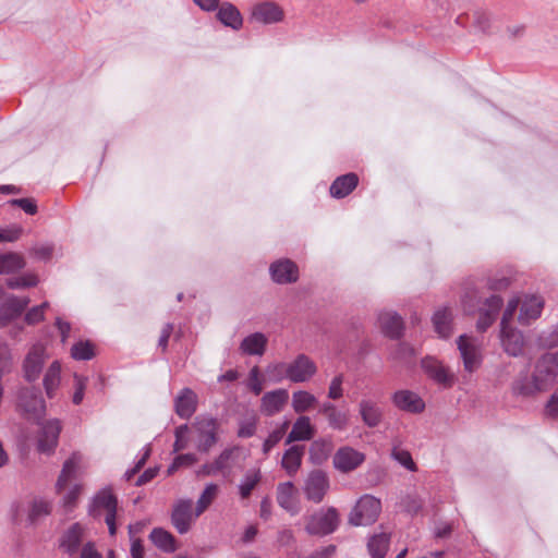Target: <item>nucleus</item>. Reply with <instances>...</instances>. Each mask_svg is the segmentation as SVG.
<instances>
[{"mask_svg":"<svg viewBox=\"0 0 558 558\" xmlns=\"http://www.w3.org/2000/svg\"><path fill=\"white\" fill-rule=\"evenodd\" d=\"M80 558H102V556L96 549L95 544L88 541L82 546Z\"/></svg>","mask_w":558,"mask_h":558,"instance_id":"0e129e2a","label":"nucleus"},{"mask_svg":"<svg viewBox=\"0 0 558 558\" xmlns=\"http://www.w3.org/2000/svg\"><path fill=\"white\" fill-rule=\"evenodd\" d=\"M303 456V447L292 446L289 448L282 458L281 465L290 474H294L301 466Z\"/></svg>","mask_w":558,"mask_h":558,"instance_id":"58836bf2","label":"nucleus"},{"mask_svg":"<svg viewBox=\"0 0 558 558\" xmlns=\"http://www.w3.org/2000/svg\"><path fill=\"white\" fill-rule=\"evenodd\" d=\"M501 305L502 299L498 295H492L486 299L484 307L481 308V316L476 324L480 331H485L494 323Z\"/></svg>","mask_w":558,"mask_h":558,"instance_id":"393cba45","label":"nucleus"},{"mask_svg":"<svg viewBox=\"0 0 558 558\" xmlns=\"http://www.w3.org/2000/svg\"><path fill=\"white\" fill-rule=\"evenodd\" d=\"M392 402L398 409L410 413H421L425 409L423 399L416 392L407 389L396 391Z\"/></svg>","mask_w":558,"mask_h":558,"instance_id":"4be33fe9","label":"nucleus"},{"mask_svg":"<svg viewBox=\"0 0 558 558\" xmlns=\"http://www.w3.org/2000/svg\"><path fill=\"white\" fill-rule=\"evenodd\" d=\"M196 462V457L193 453L179 454L174 458L172 464L168 469V474H172L179 468L192 465Z\"/></svg>","mask_w":558,"mask_h":558,"instance_id":"13d9d810","label":"nucleus"},{"mask_svg":"<svg viewBox=\"0 0 558 558\" xmlns=\"http://www.w3.org/2000/svg\"><path fill=\"white\" fill-rule=\"evenodd\" d=\"M546 414L551 417H558V396L554 395L546 404Z\"/></svg>","mask_w":558,"mask_h":558,"instance_id":"774afa93","label":"nucleus"},{"mask_svg":"<svg viewBox=\"0 0 558 558\" xmlns=\"http://www.w3.org/2000/svg\"><path fill=\"white\" fill-rule=\"evenodd\" d=\"M357 183L359 178L355 173H347L332 182L330 194L332 197L342 198L349 195L356 187Z\"/></svg>","mask_w":558,"mask_h":558,"instance_id":"473e14b6","label":"nucleus"},{"mask_svg":"<svg viewBox=\"0 0 558 558\" xmlns=\"http://www.w3.org/2000/svg\"><path fill=\"white\" fill-rule=\"evenodd\" d=\"M390 536L387 533L374 534L368 543L367 548L372 558H384L389 548Z\"/></svg>","mask_w":558,"mask_h":558,"instance_id":"4c0bfd02","label":"nucleus"},{"mask_svg":"<svg viewBox=\"0 0 558 558\" xmlns=\"http://www.w3.org/2000/svg\"><path fill=\"white\" fill-rule=\"evenodd\" d=\"M21 232L22 230L20 228L0 230V243L16 241L20 238Z\"/></svg>","mask_w":558,"mask_h":558,"instance_id":"338daca9","label":"nucleus"},{"mask_svg":"<svg viewBox=\"0 0 558 558\" xmlns=\"http://www.w3.org/2000/svg\"><path fill=\"white\" fill-rule=\"evenodd\" d=\"M518 301L520 306V314L518 320L521 325H530L533 320L537 319L544 308V299L539 295L531 294L524 295L522 300L513 298Z\"/></svg>","mask_w":558,"mask_h":558,"instance_id":"2eb2a0df","label":"nucleus"},{"mask_svg":"<svg viewBox=\"0 0 558 558\" xmlns=\"http://www.w3.org/2000/svg\"><path fill=\"white\" fill-rule=\"evenodd\" d=\"M317 398L306 390H298L292 393V409L295 413H304L317 404Z\"/></svg>","mask_w":558,"mask_h":558,"instance_id":"e433bc0d","label":"nucleus"},{"mask_svg":"<svg viewBox=\"0 0 558 558\" xmlns=\"http://www.w3.org/2000/svg\"><path fill=\"white\" fill-rule=\"evenodd\" d=\"M457 345L464 372L469 374L476 372L483 362L482 342L475 337L461 335L457 339Z\"/></svg>","mask_w":558,"mask_h":558,"instance_id":"39448f33","label":"nucleus"},{"mask_svg":"<svg viewBox=\"0 0 558 558\" xmlns=\"http://www.w3.org/2000/svg\"><path fill=\"white\" fill-rule=\"evenodd\" d=\"M331 450L330 442L326 440H315L310 448V456L313 462L322 463L325 461Z\"/></svg>","mask_w":558,"mask_h":558,"instance_id":"c03bdc74","label":"nucleus"},{"mask_svg":"<svg viewBox=\"0 0 558 558\" xmlns=\"http://www.w3.org/2000/svg\"><path fill=\"white\" fill-rule=\"evenodd\" d=\"M288 364V379L292 383H305L310 380L317 371L315 363L304 354L298 355Z\"/></svg>","mask_w":558,"mask_h":558,"instance_id":"dca6fc26","label":"nucleus"},{"mask_svg":"<svg viewBox=\"0 0 558 558\" xmlns=\"http://www.w3.org/2000/svg\"><path fill=\"white\" fill-rule=\"evenodd\" d=\"M435 331L440 338H449L452 333V312L449 307H439L433 315Z\"/></svg>","mask_w":558,"mask_h":558,"instance_id":"2f4dec72","label":"nucleus"},{"mask_svg":"<svg viewBox=\"0 0 558 558\" xmlns=\"http://www.w3.org/2000/svg\"><path fill=\"white\" fill-rule=\"evenodd\" d=\"M381 511V502L372 495L362 496L349 514V523L354 526L373 524Z\"/></svg>","mask_w":558,"mask_h":558,"instance_id":"20e7f679","label":"nucleus"},{"mask_svg":"<svg viewBox=\"0 0 558 558\" xmlns=\"http://www.w3.org/2000/svg\"><path fill=\"white\" fill-rule=\"evenodd\" d=\"M233 451V449L223 450L211 464L204 465L203 472L207 475H216L218 472L229 469Z\"/></svg>","mask_w":558,"mask_h":558,"instance_id":"79ce46f5","label":"nucleus"},{"mask_svg":"<svg viewBox=\"0 0 558 558\" xmlns=\"http://www.w3.org/2000/svg\"><path fill=\"white\" fill-rule=\"evenodd\" d=\"M362 421L368 427H376L381 422L383 411L378 403L372 399H362L359 404Z\"/></svg>","mask_w":558,"mask_h":558,"instance_id":"7c9ffc66","label":"nucleus"},{"mask_svg":"<svg viewBox=\"0 0 558 558\" xmlns=\"http://www.w3.org/2000/svg\"><path fill=\"white\" fill-rule=\"evenodd\" d=\"M118 501L110 488L99 490L93 498L89 513L94 518L100 517L105 512V522L108 526L109 533L113 536L117 533L116 517H117Z\"/></svg>","mask_w":558,"mask_h":558,"instance_id":"7ed1b4c3","label":"nucleus"},{"mask_svg":"<svg viewBox=\"0 0 558 558\" xmlns=\"http://www.w3.org/2000/svg\"><path fill=\"white\" fill-rule=\"evenodd\" d=\"M289 422H284L279 428L272 430L263 444V452L267 454L283 437Z\"/></svg>","mask_w":558,"mask_h":558,"instance_id":"864d4df0","label":"nucleus"},{"mask_svg":"<svg viewBox=\"0 0 558 558\" xmlns=\"http://www.w3.org/2000/svg\"><path fill=\"white\" fill-rule=\"evenodd\" d=\"M272 280L279 284L295 282L299 279V268L290 259H279L270 265Z\"/></svg>","mask_w":558,"mask_h":558,"instance_id":"6ab92c4d","label":"nucleus"},{"mask_svg":"<svg viewBox=\"0 0 558 558\" xmlns=\"http://www.w3.org/2000/svg\"><path fill=\"white\" fill-rule=\"evenodd\" d=\"M26 263L19 253L9 252L0 254V275L16 272L25 267Z\"/></svg>","mask_w":558,"mask_h":558,"instance_id":"c9c22d12","label":"nucleus"},{"mask_svg":"<svg viewBox=\"0 0 558 558\" xmlns=\"http://www.w3.org/2000/svg\"><path fill=\"white\" fill-rule=\"evenodd\" d=\"M343 381L342 374L335 376L328 387V398L331 400H339L343 396Z\"/></svg>","mask_w":558,"mask_h":558,"instance_id":"4d7b16f0","label":"nucleus"},{"mask_svg":"<svg viewBox=\"0 0 558 558\" xmlns=\"http://www.w3.org/2000/svg\"><path fill=\"white\" fill-rule=\"evenodd\" d=\"M49 306V302H44L40 305L29 308L24 317L25 323L28 325H36L44 320L45 312Z\"/></svg>","mask_w":558,"mask_h":558,"instance_id":"603ef678","label":"nucleus"},{"mask_svg":"<svg viewBox=\"0 0 558 558\" xmlns=\"http://www.w3.org/2000/svg\"><path fill=\"white\" fill-rule=\"evenodd\" d=\"M193 428L197 437V450L207 452L217 442L218 421L208 415H201L195 418Z\"/></svg>","mask_w":558,"mask_h":558,"instance_id":"0eeeda50","label":"nucleus"},{"mask_svg":"<svg viewBox=\"0 0 558 558\" xmlns=\"http://www.w3.org/2000/svg\"><path fill=\"white\" fill-rule=\"evenodd\" d=\"M39 282L38 277L35 274H25L20 277L9 278L7 286L10 289H25L37 286Z\"/></svg>","mask_w":558,"mask_h":558,"instance_id":"de8ad7c7","label":"nucleus"},{"mask_svg":"<svg viewBox=\"0 0 558 558\" xmlns=\"http://www.w3.org/2000/svg\"><path fill=\"white\" fill-rule=\"evenodd\" d=\"M83 486L81 484H74L70 489L62 496V506L66 512L72 511L82 494Z\"/></svg>","mask_w":558,"mask_h":558,"instance_id":"3c124183","label":"nucleus"},{"mask_svg":"<svg viewBox=\"0 0 558 558\" xmlns=\"http://www.w3.org/2000/svg\"><path fill=\"white\" fill-rule=\"evenodd\" d=\"M262 481V472L259 469L247 470L238 485V492L241 499H247L253 490L258 486Z\"/></svg>","mask_w":558,"mask_h":558,"instance_id":"72a5a7b5","label":"nucleus"},{"mask_svg":"<svg viewBox=\"0 0 558 558\" xmlns=\"http://www.w3.org/2000/svg\"><path fill=\"white\" fill-rule=\"evenodd\" d=\"M197 396L189 388H184L175 398L177 414L182 418L191 417L196 411Z\"/></svg>","mask_w":558,"mask_h":558,"instance_id":"c85d7f7f","label":"nucleus"},{"mask_svg":"<svg viewBox=\"0 0 558 558\" xmlns=\"http://www.w3.org/2000/svg\"><path fill=\"white\" fill-rule=\"evenodd\" d=\"M339 525V514L335 508L322 509L311 515L306 523V532L311 535H328Z\"/></svg>","mask_w":558,"mask_h":558,"instance_id":"6e6552de","label":"nucleus"},{"mask_svg":"<svg viewBox=\"0 0 558 558\" xmlns=\"http://www.w3.org/2000/svg\"><path fill=\"white\" fill-rule=\"evenodd\" d=\"M33 254L38 259H49L53 253V246L49 243L37 244L32 248Z\"/></svg>","mask_w":558,"mask_h":558,"instance_id":"680f3d73","label":"nucleus"},{"mask_svg":"<svg viewBox=\"0 0 558 558\" xmlns=\"http://www.w3.org/2000/svg\"><path fill=\"white\" fill-rule=\"evenodd\" d=\"M15 410L26 420L39 421L46 414V402L39 388L21 386L15 392Z\"/></svg>","mask_w":558,"mask_h":558,"instance_id":"f257e3e1","label":"nucleus"},{"mask_svg":"<svg viewBox=\"0 0 558 558\" xmlns=\"http://www.w3.org/2000/svg\"><path fill=\"white\" fill-rule=\"evenodd\" d=\"M248 379H250V388L251 390L256 395L258 396L262 391H263V384L259 379V369L257 366H254L251 371H250V375H248Z\"/></svg>","mask_w":558,"mask_h":558,"instance_id":"e2e57ef3","label":"nucleus"},{"mask_svg":"<svg viewBox=\"0 0 558 558\" xmlns=\"http://www.w3.org/2000/svg\"><path fill=\"white\" fill-rule=\"evenodd\" d=\"M218 494L219 486L217 484H207L196 501V515H201L202 513H204L208 509V507L214 502V500L218 497Z\"/></svg>","mask_w":558,"mask_h":558,"instance_id":"a19ab883","label":"nucleus"},{"mask_svg":"<svg viewBox=\"0 0 558 558\" xmlns=\"http://www.w3.org/2000/svg\"><path fill=\"white\" fill-rule=\"evenodd\" d=\"M14 357L9 343L0 338V376L4 377L12 373Z\"/></svg>","mask_w":558,"mask_h":558,"instance_id":"37998d69","label":"nucleus"},{"mask_svg":"<svg viewBox=\"0 0 558 558\" xmlns=\"http://www.w3.org/2000/svg\"><path fill=\"white\" fill-rule=\"evenodd\" d=\"M422 369L426 376L444 388H450L454 384V375L449 368L435 357L426 356L421 362Z\"/></svg>","mask_w":558,"mask_h":558,"instance_id":"9b49d317","label":"nucleus"},{"mask_svg":"<svg viewBox=\"0 0 558 558\" xmlns=\"http://www.w3.org/2000/svg\"><path fill=\"white\" fill-rule=\"evenodd\" d=\"M518 308V301L510 300L500 323V342L506 353L519 356L523 352L524 337L520 330L511 326V320Z\"/></svg>","mask_w":558,"mask_h":558,"instance_id":"f03ea898","label":"nucleus"},{"mask_svg":"<svg viewBox=\"0 0 558 558\" xmlns=\"http://www.w3.org/2000/svg\"><path fill=\"white\" fill-rule=\"evenodd\" d=\"M198 517L196 515V509L193 510V501L191 499H179L174 502L171 522L180 534L187 533Z\"/></svg>","mask_w":558,"mask_h":558,"instance_id":"1a4fd4ad","label":"nucleus"},{"mask_svg":"<svg viewBox=\"0 0 558 558\" xmlns=\"http://www.w3.org/2000/svg\"><path fill=\"white\" fill-rule=\"evenodd\" d=\"M319 412L326 415L328 425L336 430H344L349 424V414L339 410L331 402H324L319 408Z\"/></svg>","mask_w":558,"mask_h":558,"instance_id":"a878e982","label":"nucleus"},{"mask_svg":"<svg viewBox=\"0 0 558 558\" xmlns=\"http://www.w3.org/2000/svg\"><path fill=\"white\" fill-rule=\"evenodd\" d=\"M289 364L284 362L271 363L266 367V375L272 383H280L288 379Z\"/></svg>","mask_w":558,"mask_h":558,"instance_id":"a18cd8bd","label":"nucleus"},{"mask_svg":"<svg viewBox=\"0 0 558 558\" xmlns=\"http://www.w3.org/2000/svg\"><path fill=\"white\" fill-rule=\"evenodd\" d=\"M391 458L407 470L411 472L416 471V464L414 463L412 456L408 450L395 446L391 450Z\"/></svg>","mask_w":558,"mask_h":558,"instance_id":"8fccbe9b","label":"nucleus"},{"mask_svg":"<svg viewBox=\"0 0 558 558\" xmlns=\"http://www.w3.org/2000/svg\"><path fill=\"white\" fill-rule=\"evenodd\" d=\"M189 432H190V427L184 424V425H180L179 427H177L175 429V441L173 444V451L174 452H178V451H181L185 448H187L189 446Z\"/></svg>","mask_w":558,"mask_h":558,"instance_id":"6e6d98bb","label":"nucleus"},{"mask_svg":"<svg viewBox=\"0 0 558 558\" xmlns=\"http://www.w3.org/2000/svg\"><path fill=\"white\" fill-rule=\"evenodd\" d=\"M277 502L291 515L300 512L298 489L291 482L280 483L277 487Z\"/></svg>","mask_w":558,"mask_h":558,"instance_id":"412c9836","label":"nucleus"},{"mask_svg":"<svg viewBox=\"0 0 558 558\" xmlns=\"http://www.w3.org/2000/svg\"><path fill=\"white\" fill-rule=\"evenodd\" d=\"M150 541L161 550L172 553L175 550V539L168 531L154 529L149 535Z\"/></svg>","mask_w":558,"mask_h":558,"instance_id":"ea45409f","label":"nucleus"},{"mask_svg":"<svg viewBox=\"0 0 558 558\" xmlns=\"http://www.w3.org/2000/svg\"><path fill=\"white\" fill-rule=\"evenodd\" d=\"M282 8L271 1L256 3L251 9L250 20L259 24H275L283 21Z\"/></svg>","mask_w":558,"mask_h":558,"instance_id":"f8f14e48","label":"nucleus"},{"mask_svg":"<svg viewBox=\"0 0 558 558\" xmlns=\"http://www.w3.org/2000/svg\"><path fill=\"white\" fill-rule=\"evenodd\" d=\"M289 400V392L279 388L266 392L260 399V412L266 416H272L282 411Z\"/></svg>","mask_w":558,"mask_h":558,"instance_id":"aec40b11","label":"nucleus"},{"mask_svg":"<svg viewBox=\"0 0 558 558\" xmlns=\"http://www.w3.org/2000/svg\"><path fill=\"white\" fill-rule=\"evenodd\" d=\"M217 19L227 27L239 31L243 25V17L240 11L230 2H222L218 5Z\"/></svg>","mask_w":558,"mask_h":558,"instance_id":"bb28decb","label":"nucleus"},{"mask_svg":"<svg viewBox=\"0 0 558 558\" xmlns=\"http://www.w3.org/2000/svg\"><path fill=\"white\" fill-rule=\"evenodd\" d=\"M47 360L48 354L46 352V347L40 342L32 344L22 362L24 379L27 383L36 381L39 378Z\"/></svg>","mask_w":558,"mask_h":558,"instance_id":"423d86ee","label":"nucleus"},{"mask_svg":"<svg viewBox=\"0 0 558 558\" xmlns=\"http://www.w3.org/2000/svg\"><path fill=\"white\" fill-rule=\"evenodd\" d=\"M86 526L81 523H74L64 531L60 538V547L63 551L70 556H74L78 553L81 546H83L86 537Z\"/></svg>","mask_w":558,"mask_h":558,"instance_id":"f3484780","label":"nucleus"},{"mask_svg":"<svg viewBox=\"0 0 558 558\" xmlns=\"http://www.w3.org/2000/svg\"><path fill=\"white\" fill-rule=\"evenodd\" d=\"M73 379L74 392L72 396V402L77 405L81 404L84 399L85 390L88 384V378L78 374H74Z\"/></svg>","mask_w":558,"mask_h":558,"instance_id":"5fc2aeb1","label":"nucleus"},{"mask_svg":"<svg viewBox=\"0 0 558 558\" xmlns=\"http://www.w3.org/2000/svg\"><path fill=\"white\" fill-rule=\"evenodd\" d=\"M268 338L263 332H253L246 336L240 343V351L244 355L262 356L267 349Z\"/></svg>","mask_w":558,"mask_h":558,"instance_id":"b1692460","label":"nucleus"},{"mask_svg":"<svg viewBox=\"0 0 558 558\" xmlns=\"http://www.w3.org/2000/svg\"><path fill=\"white\" fill-rule=\"evenodd\" d=\"M61 381V364L53 361L47 368L44 376V388L48 398H53Z\"/></svg>","mask_w":558,"mask_h":558,"instance_id":"f704fd0d","label":"nucleus"},{"mask_svg":"<svg viewBox=\"0 0 558 558\" xmlns=\"http://www.w3.org/2000/svg\"><path fill=\"white\" fill-rule=\"evenodd\" d=\"M478 301V291L476 289H468L463 296L462 302L468 312H472Z\"/></svg>","mask_w":558,"mask_h":558,"instance_id":"052dcab7","label":"nucleus"},{"mask_svg":"<svg viewBox=\"0 0 558 558\" xmlns=\"http://www.w3.org/2000/svg\"><path fill=\"white\" fill-rule=\"evenodd\" d=\"M256 432V418L251 417L247 420H244L240 423V427L238 430V436L242 438L251 437Z\"/></svg>","mask_w":558,"mask_h":558,"instance_id":"bf43d9fd","label":"nucleus"},{"mask_svg":"<svg viewBox=\"0 0 558 558\" xmlns=\"http://www.w3.org/2000/svg\"><path fill=\"white\" fill-rule=\"evenodd\" d=\"M29 304L28 298L11 295L0 305V328L5 327L13 319L19 317Z\"/></svg>","mask_w":558,"mask_h":558,"instance_id":"5701e85b","label":"nucleus"},{"mask_svg":"<svg viewBox=\"0 0 558 558\" xmlns=\"http://www.w3.org/2000/svg\"><path fill=\"white\" fill-rule=\"evenodd\" d=\"M95 355L94 347L89 341H80L71 349V356L77 361H87Z\"/></svg>","mask_w":558,"mask_h":558,"instance_id":"49530a36","label":"nucleus"},{"mask_svg":"<svg viewBox=\"0 0 558 558\" xmlns=\"http://www.w3.org/2000/svg\"><path fill=\"white\" fill-rule=\"evenodd\" d=\"M315 428L311 423V418L305 415H301L294 422L291 432L287 437V444L293 441H304L313 438Z\"/></svg>","mask_w":558,"mask_h":558,"instance_id":"cd10ccee","label":"nucleus"},{"mask_svg":"<svg viewBox=\"0 0 558 558\" xmlns=\"http://www.w3.org/2000/svg\"><path fill=\"white\" fill-rule=\"evenodd\" d=\"M329 489V480L325 472L315 470L308 474L304 484V493L308 500L320 502Z\"/></svg>","mask_w":558,"mask_h":558,"instance_id":"4468645a","label":"nucleus"},{"mask_svg":"<svg viewBox=\"0 0 558 558\" xmlns=\"http://www.w3.org/2000/svg\"><path fill=\"white\" fill-rule=\"evenodd\" d=\"M12 203L14 205H17L20 208H22L28 215H34L37 211V205L31 198L14 199Z\"/></svg>","mask_w":558,"mask_h":558,"instance_id":"69168bd1","label":"nucleus"},{"mask_svg":"<svg viewBox=\"0 0 558 558\" xmlns=\"http://www.w3.org/2000/svg\"><path fill=\"white\" fill-rule=\"evenodd\" d=\"M83 469V457L81 453L74 452L63 463L61 473L56 483V490L61 494L68 484L76 478Z\"/></svg>","mask_w":558,"mask_h":558,"instance_id":"a211bd4d","label":"nucleus"},{"mask_svg":"<svg viewBox=\"0 0 558 558\" xmlns=\"http://www.w3.org/2000/svg\"><path fill=\"white\" fill-rule=\"evenodd\" d=\"M51 511V502L45 499H35L29 509L28 518L32 522L46 517Z\"/></svg>","mask_w":558,"mask_h":558,"instance_id":"09e8293b","label":"nucleus"},{"mask_svg":"<svg viewBox=\"0 0 558 558\" xmlns=\"http://www.w3.org/2000/svg\"><path fill=\"white\" fill-rule=\"evenodd\" d=\"M61 429V422L57 418L43 423L37 436V450L45 454H51L58 446Z\"/></svg>","mask_w":558,"mask_h":558,"instance_id":"9d476101","label":"nucleus"},{"mask_svg":"<svg viewBox=\"0 0 558 558\" xmlns=\"http://www.w3.org/2000/svg\"><path fill=\"white\" fill-rule=\"evenodd\" d=\"M378 325L383 332L390 338H398L402 331V319L395 312H380L378 314Z\"/></svg>","mask_w":558,"mask_h":558,"instance_id":"c756f323","label":"nucleus"},{"mask_svg":"<svg viewBox=\"0 0 558 558\" xmlns=\"http://www.w3.org/2000/svg\"><path fill=\"white\" fill-rule=\"evenodd\" d=\"M365 461V454L352 447L339 448L332 459L335 469L349 473L357 469Z\"/></svg>","mask_w":558,"mask_h":558,"instance_id":"ddd939ff","label":"nucleus"}]
</instances>
